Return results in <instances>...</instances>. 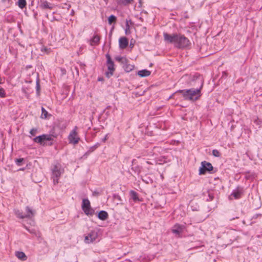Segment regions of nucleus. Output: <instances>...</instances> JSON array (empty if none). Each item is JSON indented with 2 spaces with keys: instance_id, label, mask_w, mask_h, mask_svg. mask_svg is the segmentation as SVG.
Wrapping results in <instances>:
<instances>
[{
  "instance_id": "nucleus-1",
  "label": "nucleus",
  "mask_w": 262,
  "mask_h": 262,
  "mask_svg": "<svg viewBox=\"0 0 262 262\" xmlns=\"http://www.w3.org/2000/svg\"><path fill=\"white\" fill-rule=\"evenodd\" d=\"M190 79V84L192 86H194L195 84L193 82L197 83L200 85L199 88L194 89L191 88L188 90H180L174 93L169 98H172L174 95L177 93L182 94L184 99L186 100L195 101L200 99L201 96V90L203 86V80L200 76V74L196 73L194 75L191 76L188 75H184L183 78H187Z\"/></svg>"
},
{
  "instance_id": "nucleus-2",
  "label": "nucleus",
  "mask_w": 262,
  "mask_h": 262,
  "mask_svg": "<svg viewBox=\"0 0 262 262\" xmlns=\"http://www.w3.org/2000/svg\"><path fill=\"white\" fill-rule=\"evenodd\" d=\"M164 40L169 43H173L175 47L178 49H184L188 48L190 45L189 39L184 35L181 34L173 33L172 34L167 33H163Z\"/></svg>"
},
{
  "instance_id": "nucleus-3",
  "label": "nucleus",
  "mask_w": 262,
  "mask_h": 262,
  "mask_svg": "<svg viewBox=\"0 0 262 262\" xmlns=\"http://www.w3.org/2000/svg\"><path fill=\"white\" fill-rule=\"evenodd\" d=\"M14 212L16 216L19 219L29 218L31 219L35 215V211L31 209L29 207H26V213L23 214V212L19 210L15 209Z\"/></svg>"
},
{
  "instance_id": "nucleus-4",
  "label": "nucleus",
  "mask_w": 262,
  "mask_h": 262,
  "mask_svg": "<svg viewBox=\"0 0 262 262\" xmlns=\"http://www.w3.org/2000/svg\"><path fill=\"white\" fill-rule=\"evenodd\" d=\"M63 172V170L61 169L60 164H57L54 166L52 169V178L53 180V183L55 185L58 183L59 178Z\"/></svg>"
},
{
  "instance_id": "nucleus-5",
  "label": "nucleus",
  "mask_w": 262,
  "mask_h": 262,
  "mask_svg": "<svg viewBox=\"0 0 262 262\" xmlns=\"http://www.w3.org/2000/svg\"><path fill=\"white\" fill-rule=\"evenodd\" d=\"M54 138H56V136L52 134H43L34 138L33 141L34 142L44 145L45 141H52Z\"/></svg>"
},
{
  "instance_id": "nucleus-6",
  "label": "nucleus",
  "mask_w": 262,
  "mask_h": 262,
  "mask_svg": "<svg viewBox=\"0 0 262 262\" xmlns=\"http://www.w3.org/2000/svg\"><path fill=\"white\" fill-rule=\"evenodd\" d=\"M105 56H106V60H107L106 66H107V69L108 71V72H106L105 73V75L107 78H110L111 76H112L113 75L114 72L115 70V69L114 67L115 65H114V63L113 61L112 60L111 57L109 54H108V53L106 54Z\"/></svg>"
},
{
  "instance_id": "nucleus-7",
  "label": "nucleus",
  "mask_w": 262,
  "mask_h": 262,
  "mask_svg": "<svg viewBox=\"0 0 262 262\" xmlns=\"http://www.w3.org/2000/svg\"><path fill=\"white\" fill-rule=\"evenodd\" d=\"M81 208L84 213L87 215L92 216L94 214V210L92 208L90 202L88 199H83Z\"/></svg>"
},
{
  "instance_id": "nucleus-8",
  "label": "nucleus",
  "mask_w": 262,
  "mask_h": 262,
  "mask_svg": "<svg viewBox=\"0 0 262 262\" xmlns=\"http://www.w3.org/2000/svg\"><path fill=\"white\" fill-rule=\"evenodd\" d=\"M77 130V127L75 126L68 136L69 143L74 145L77 144L80 140V138L78 136Z\"/></svg>"
},
{
  "instance_id": "nucleus-9",
  "label": "nucleus",
  "mask_w": 262,
  "mask_h": 262,
  "mask_svg": "<svg viewBox=\"0 0 262 262\" xmlns=\"http://www.w3.org/2000/svg\"><path fill=\"white\" fill-rule=\"evenodd\" d=\"M213 169L212 164L205 161L201 162V166L199 168V174H205L206 172H210Z\"/></svg>"
},
{
  "instance_id": "nucleus-10",
  "label": "nucleus",
  "mask_w": 262,
  "mask_h": 262,
  "mask_svg": "<svg viewBox=\"0 0 262 262\" xmlns=\"http://www.w3.org/2000/svg\"><path fill=\"white\" fill-rule=\"evenodd\" d=\"M185 228L184 225L176 224L173 226L171 232L176 236L180 237L182 236V233L183 232Z\"/></svg>"
},
{
  "instance_id": "nucleus-11",
  "label": "nucleus",
  "mask_w": 262,
  "mask_h": 262,
  "mask_svg": "<svg viewBox=\"0 0 262 262\" xmlns=\"http://www.w3.org/2000/svg\"><path fill=\"white\" fill-rule=\"evenodd\" d=\"M97 237V232L95 230H92L85 236L84 242L85 243L90 244L95 241Z\"/></svg>"
},
{
  "instance_id": "nucleus-12",
  "label": "nucleus",
  "mask_w": 262,
  "mask_h": 262,
  "mask_svg": "<svg viewBox=\"0 0 262 262\" xmlns=\"http://www.w3.org/2000/svg\"><path fill=\"white\" fill-rule=\"evenodd\" d=\"M244 192V188L241 186H237L235 190H234L231 196H233L236 200L241 198Z\"/></svg>"
},
{
  "instance_id": "nucleus-13",
  "label": "nucleus",
  "mask_w": 262,
  "mask_h": 262,
  "mask_svg": "<svg viewBox=\"0 0 262 262\" xmlns=\"http://www.w3.org/2000/svg\"><path fill=\"white\" fill-rule=\"evenodd\" d=\"M119 44L120 49H125L128 45V40L126 37H121L119 38Z\"/></svg>"
},
{
  "instance_id": "nucleus-14",
  "label": "nucleus",
  "mask_w": 262,
  "mask_h": 262,
  "mask_svg": "<svg viewBox=\"0 0 262 262\" xmlns=\"http://www.w3.org/2000/svg\"><path fill=\"white\" fill-rule=\"evenodd\" d=\"M40 7L43 9H52L53 8L52 4L45 0H40Z\"/></svg>"
},
{
  "instance_id": "nucleus-15",
  "label": "nucleus",
  "mask_w": 262,
  "mask_h": 262,
  "mask_svg": "<svg viewBox=\"0 0 262 262\" xmlns=\"http://www.w3.org/2000/svg\"><path fill=\"white\" fill-rule=\"evenodd\" d=\"M100 40V36L97 34L95 35L93 37V38L90 40V45L92 46L98 45L99 44Z\"/></svg>"
},
{
  "instance_id": "nucleus-16",
  "label": "nucleus",
  "mask_w": 262,
  "mask_h": 262,
  "mask_svg": "<svg viewBox=\"0 0 262 262\" xmlns=\"http://www.w3.org/2000/svg\"><path fill=\"white\" fill-rule=\"evenodd\" d=\"M128 62H129V61L127 59L126 63H124L123 64V68L124 69L125 71L126 72H129L132 71V70H133V69H134V66L132 65L131 64H129Z\"/></svg>"
},
{
  "instance_id": "nucleus-17",
  "label": "nucleus",
  "mask_w": 262,
  "mask_h": 262,
  "mask_svg": "<svg viewBox=\"0 0 262 262\" xmlns=\"http://www.w3.org/2000/svg\"><path fill=\"white\" fill-rule=\"evenodd\" d=\"M108 217V213L105 211H100L98 214V217L102 221H105L107 220Z\"/></svg>"
},
{
  "instance_id": "nucleus-18",
  "label": "nucleus",
  "mask_w": 262,
  "mask_h": 262,
  "mask_svg": "<svg viewBox=\"0 0 262 262\" xmlns=\"http://www.w3.org/2000/svg\"><path fill=\"white\" fill-rule=\"evenodd\" d=\"M15 255L16 257L22 261L27 260V256L26 255L24 252L21 251H17L16 252Z\"/></svg>"
},
{
  "instance_id": "nucleus-19",
  "label": "nucleus",
  "mask_w": 262,
  "mask_h": 262,
  "mask_svg": "<svg viewBox=\"0 0 262 262\" xmlns=\"http://www.w3.org/2000/svg\"><path fill=\"white\" fill-rule=\"evenodd\" d=\"M130 196L134 202L141 201L138 196V194L134 190H130L129 192Z\"/></svg>"
},
{
  "instance_id": "nucleus-20",
  "label": "nucleus",
  "mask_w": 262,
  "mask_h": 262,
  "mask_svg": "<svg viewBox=\"0 0 262 262\" xmlns=\"http://www.w3.org/2000/svg\"><path fill=\"white\" fill-rule=\"evenodd\" d=\"M151 72L147 70H142L138 72V75L141 77H147L150 75Z\"/></svg>"
},
{
  "instance_id": "nucleus-21",
  "label": "nucleus",
  "mask_w": 262,
  "mask_h": 262,
  "mask_svg": "<svg viewBox=\"0 0 262 262\" xmlns=\"http://www.w3.org/2000/svg\"><path fill=\"white\" fill-rule=\"evenodd\" d=\"M133 2L134 0H118V4L121 5L127 6Z\"/></svg>"
},
{
  "instance_id": "nucleus-22",
  "label": "nucleus",
  "mask_w": 262,
  "mask_h": 262,
  "mask_svg": "<svg viewBox=\"0 0 262 262\" xmlns=\"http://www.w3.org/2000/svg\"><path fill=\"white\" fill-rule=\"evenodd\" d=\"M115 60L120 62L122 65L124 63H126L127 61V59L125 57L116 56L115 57Z\"/></svg>"
},
{
  "instance_id": "nucleus-23",
  "label": "nucleus",
  "mask_w": 262,
  "mask_h": 262,
  "mask_svg": "<svg viewBox=\"0 0 262 262\" xmlns=\"http://www.w3.org/2000/svg\"><path fill=\"white\" fill-rule=\"evenodd\" d=\"M17 3L18 7L21 9H23L24 8L26 7L27 5V2L26 0H18Z\"/></svg>"
},
{
  "instance_id": "nucleus-24",
  "label": "nucleus",
  "mask_w": 262,
  "mask_h": 262,
  "mask_svg": "<svg viewBox=\"0 0 262 262\" xmlns=\"http://www.w3.org/2000/svg\"><path fill=\"white\" fill-rule=\"evenodd\" d=\"M117 20L116 17L114 15H111L108 18V23L110 25H112L113 23H115Z\"/></svg>"
},
{
  "instance_id": "nucleus-25",
  "label": "nucleus",
  "mask_w": 262,
  "mask_h": 262,
  "mask_svg": "<svg viewBox=\"0 0 262 262\" xmlns=\"http://www.w3.org/2000/svg\"><path fill=\"white\" fill-rule=\"evenodd\" d=\"M36 94L37 96L40 95V85L39 83V79H38L36 82Z\"/></svg>"
},
{
  "instance_id": "nucleus-26",
  "label": "nucleus",
  "mask_w": 262,
  "mask_h": 262,
  "mask_svg": "<svg viewBox=\"0 0 262 262\" xmlns=\"http://www.w3.org/2000/svg\"><path fill=\"white\" fill-rule=\"evenodd\" d=\"M48 115V112L45 110V108L43 107H41V118L43 119H46L47 118Z\"/></svg>"
},
{
  "instance_id": "nucleus-27",
  "label": "nucleus",
  "mask_w": 262,
  "mask_h": 262,
  "mask_svg": "<svg viewBox=\"0 0 262 262\" xmlns=\"http://www.w3.org/2000/svg\"><path fill=\"white\" fill-rule=\"evenodd\" d=\"M24 161V158L16 159L15 160L16 164L19 166H21L23 165Z\"/></svg>"
},
{
  "instance_id": "nucleus-28",
  "label": "nucleus",
  "mask_w": 262,
  "mask_h": 262,
  "mask_svg": "<svg viewBox=\"0 0 262 262\" xmlns=\"http://www.w3.org/2000/svg\"><path fill=\"white\" fill-rule=\"evenodd\" d=\"M6 97V93L4 88L0 86V98H5Z\"/></svg>"
},
{
  "instance_id": "nucleus-29",
  "label": "nucleus",
  "mask_w": 262,
  "mask_h": 262,
  "mask_svg": "<svg viewBox=\"0 0 262 262\" xmlns=\"http://www.w3.org/2000/svg\"><path fill=\"white\" fill-rule=\"evenodd\" d=\"M212 155L216 157H219L221 156V153L217 149H213L212 150Z\"/></svg>"
},
{
  "instance_id": "nucleus-30",
  "label": "nucleus",
  "mask_w": 262,
  "mask_h": 262,
  "mask_svg": "<svg viewBox=\"0 0 262 262\" xmlns=\"http://www.w3.org/2000/svg\"><path fill=\"white\" fill-rule=\"evenodd\" d=\"M253 121L254 123L258 125H260L262 124V120L259 119L258 118L254 119Z\"/></svg>"
},
{
  "instance_id": "nucleus-31",
  "label": "nucleus",
  "mask_w": 262,
  "mask_h": 262,
  "mask_svg": "<svg viewBox=\"0 0 262 262\" xmlns=\"http://www.w3.org/2000/svg\"><path fill=\"white\" fill-rule=\"evenodd\" d=\"M25 228L31 234H33L34 235H36L37 233V231H36L35 229H28L26 226H25Z\"/></svg>"
},
{
  "instance_id": "nucleus-32",
  "label": "nucleus",
  "mask_w": 262,
  "mask_h": 262,
  "mask_svg": "<svg viewBox=\"0 0 262 262\" xmlns=\"http://www.w3.org/2000/svg\"><path fill=\"white\" fill-rule=\"evenodd\" d=\"M37 129L36 128H32L30 131V134L33 136H35L37 133Z\"/></svg>"
},
{
  "instance_id": "nucleus-33",
  "label": "nucleus",
  "mask_w": 262,
  "mask_h": 262,
  "mask_svg": "<svg viewBox=\"0 0 262 262\" xmlns=\"http://www.w3.org/2000/svg\"><path fill=\"white\" fill-rule=\"evenodd\" d=\"M41 233L39 231H37L35 235V236L37 237V238H40V237H41Z\"/></svg>"
},
{
  "instance_id": "nucleus-34",
  "label": "nucleus",
  "mask_w": 262,
  "mask_h": 262,
  "mask_svg": "<svg viewBox=\"0 0 262 262\" xmlns=\"http://www.w3.org/2000/svg\"><path fill=\"white\" fill-rule=\"evenodd\" d=\"M126 26L127 29H126V30H125V33L127 34L128 33V32H127V29H129V25H128V24L127 21H126Z\"/></svg>"
},
{
  "instance_id": "nucleus-35",
  "label": "nucleus",
  "mask_w": 262,
  "mask_h": 262,
  "mask_svg": "<svg viewBox=\"0 0 262 262\" xmlns=\"http://www.w3.org/2000/svg\"><path fill=\"white\" fill-rule=\"evenodd\" d=\"M96 149V148H95V147L93 146H92V147H91L90 148V149L89 151H90V152H92V151H94Z\"/></svg>"
},
{
  "instance_id": "nucleus-36",
  "label": "nucleus",
  "mask_w": 262,
  "mask_h": 262,
  "mask_svg": "<svg viewBox=\"0 0 262 262\" xmlns=\"http://www.w3.org/2000/svg\"><path fill=\"white\" fill-rule=\"evenodd\" d=\"M107 139V135H106L104 137V138L102 139V142H105Z\"/></svg>"
},
{
  "instance_id": "nucleus-37",
  "label": "nucleus",
  "mask_w": 262,
  "mask_h": 262,
  "mask_svg": "<svg viewBox=\"0 0 262 262\" xmlns=\"http://www.w3.org/2000/svg\"><path fill=\"white\" fill-rule=\"evenodd\" d=\"M4 83V80L0 76V84Z\"/></svg>"
},
{
  "instance_id": "nucleus-38",
  "label": "nucleus",
  "mask_w": 262,
  "mask_h": 262,
  "mask_svg": "<svg viewBox=\"0 0 262 262\" xmlns=\"http://www.w3.org/2000/svg\"><path fill=\"white\" fill-rule=\"evenodd\" d=\"M61 71H62V74H66V70H65V69H61Z\"/></svg>"
},
{
  "instance_id": "nucleus-39",
  "label": "nucleus",
  "mask_w": 262,
  "mask_h": 262,
  "mask_svg": "<svg viewBox=\"0 0 262 262\" xmlns=\"http://www.w3.org/2000/svg\"><path fill=\"white\" fill-rule=\"evenodd\" d=\"M99 145H100V144L99 143H97L94 146H95V148H97Z\"/></svg>"
},
{
  "instance_id": "nucleus-40",
  "label": "nucleus",
  "mask_w": 262,
  "mask_h": 262,
  "mask_svg": "<svg viewBox=\"0 0 262 262\" xmlns=\"http://www.w3.org/2000/svg\"><path fill=\"white\" fill-rule=\"evenodd\" d=\"M238 217H235V219H238ZM234 219H235V218H234V217H232V218H231V219H230V221H232V220H233Z\"/></svg>"
},
{
  "instance_id": "nucleus-41",
  "label": "nucleus",
  "mask_w": 262,
  "mask_h": 262,
  "mask_svg": "<svg viewBox=\"0 0 262 262\" xmlns=\"http://www.w3.org/2000/svg\"><path fill=\"white\" fill-rule=\"evenodd\" d=\"M130 46L131 47V48H133V46H134V44H132V43H130Z\"/></svg>"
},
{
  "instance_id": "nucleus-42",
  "label": "nucleus",
  "mask_w": 262,
  "mask_h": 262,
  "mask_svg": "<svg viewBox=\"0 0 262 262\" xmlns=\"http://www.w3.org/2000/svg\"><path fill=\"white\" fill-rule=\"evenodd\" d=\"M54 20H56L55 17H53V19L51 20V21H54Z\"/></svg>"
},
{
  "instance_id": "nucleus-43",
  "label": "nucleus",
  "mask_w": 262,
  "mask_h": 262,
  "mask_svg": "<svg viewBox=\"0 0 262 262\" xmlns=\"http://www.w3.org/2000/svg\"><path fill=\"white\" fill-rule=\"evenodd\" d=\"M52 144H53L52 142H51L49 144V145H52Z\"/></svg>"
},
{
  "instance_id": "nucleus-44",
  "label": "nucleus",
  "mask_w": 262,
  "mask_h": 262,
  "mask_svg": "<svg viewBox=\"0 0 262 262\" xmlns=\"http://www.w3.org/2000/svg\"><path fill=\"white\" fill-rule=\"evenodd\" d=\"M2 1L3 2H5V1H6V0H2Z\"/></svg>"
},
{
  "instance_id": "nucleus-45",
  "label": "nucleus",
  "mask_w": 262,
  "mask_h": 262,
  "mask_svg": "<svg viewBox=\"0 0 262 262\" xmlns=\"http://www.w3.org/2000/svg\"><path fill=\"white\" fill-rule=\"evenodd\" d=\"M139 3H141V0H139Z\"/></svg>"
},
{
  "instance_id": "nucleus-46",
  "label": "nucleus",
  "mask_w": 262,
  "mask_h": 262,
  "mask_svg": "<svg viewBox=\"0 0 262 262\" xmlns=\"http://www.w3.org/2000/svg\"><path fill=\"white\" fill-rule=\"evenodd\" d=\"M118 2V0H117V2Z\"/></svg>"
}]
</instances>
